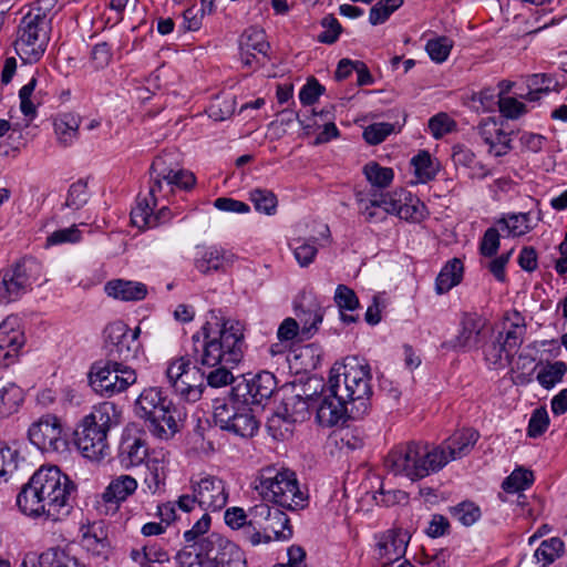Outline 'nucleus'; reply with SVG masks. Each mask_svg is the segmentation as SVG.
<instances>
[{"label":"nucleus","mask_w":567,"mask_h":567,"mask_svg":"<svg viewBox=\"0 0 567 567\" xmlns=\"http://www.w3.org/2000/svg\"><path fill=\"white\" fill-rule=\"evenodd\" d=\"M371 395L369 364H362L355 358L334 364L323 389L317 420L323 426H333L347 417L360 419L370 408Z\"/></svg>","instance_id":"obj_1"},{"label":"nucleus","mask_w":567,"mask_h":567,"mask_svg":"<svg viewBox=\"0 0 567 567\" xmlns=\"http://www.w3.org/2000/svg\"><path fill=\"white\" fill-rule=\"evenodd\" d=\"M74 483L55 465L40 467L17 496L20 511L32 517L58 520L69 512Z\"/></svg>","instance_id":"obj_2"},{"label":"nucleus","mask_w":567,"mask_h":567,"mask_svg":"<svg viewBox=\"0 0 567 567\" xmlns=\"http://www.w3.org/2000/svg\"><path fill=\"white\" fill-rule=\"evenodd\" d=\"M210 319L203 326V352L199 362L203 367L238 364L246 348L244 326L233 319L219 317L216 310L209 311Z\"/></svg>","instance_id":"obj_3"},{"label":"nucleus","mask_w":567,"mask_h":567,"mask_svg":"<svg viewBox=\"0 0 567 567\" xmlns=\"http://www.w3.org/2000/svg\"><path fill=\"white\" fill-rule=\"evenodd\" d=\"M178 567H246L239 547L218 533H210L193 545V550L177 553Z\"/></svg>","instance_id":"obj_4"},{"label":"nucleus","mask_w":567,"mask_h":567,"mask_svg":"<svg viewBox=\"0 0 567 567\" xmlns=\"http://www.w3.org/2000/svg\"><path fill=\"white\" fill-rule=\"evenodd\" d=\"M384 465L394 475H402L417 481L437 472L445 466V457L434 452L433 447L420 442H409L391 450Z\"/></svg>","instance_id":"obj_5"},{"label":"nucleus","mask_w":567,"mask_h":567,"mask_svg":"<svg viewBox=\"0 0 567 567\" xmlns=\"http://www.w3.org/2000/svg\"><path fill=\"white\" fill-rule=\"evenodd\" d=\"M252 486L262 501L285 509L298 511L307 506L308 496L299 488L296 474L289 470L265 467L258 473Z\"/></svg>","instance_id":"obj_6"},{"label":"nucleus","mask_w":567,"mask_h":567,"mask_svg":"<svg viewBox=\"0 0 567 567\" xmlns=\"http://www.w3.org/2000/svg\"><path fill=\"white\" fill-rule=\"evenodd\" d=\"M136 415L158 439H169L177 430L176 409L158 386L145 388L135 401Z\"/></svg>","instance_id":"obj_7"},{"label":"nucleus","mask_w":567,"mask_h":567,"mask_svg":"<svg viewBox=\"0 0 567 567\" xmlns=\"http://www.w3.org/2000/svg\"><path fill=\"white\" fill-rule=\"evenodd\" d=\"M228 502L225 482L215 475L204 474L193 476L189 481V493L183 494L176 501L177 507L188 513L197 505L205 512L221 511Z\"/></svg>","instance_id":"obj_8"},{"label":"nucleus","mask_w":567,"mask_h":567,"mask_svg":"<svg viewBox=\"0 0 567 567\" xmlns=\"http://www.w3.org/2000/svg\"><path fill=\"white\" fill-rule=\"evenodd\" d=\"M111 417L106 406H102L86 415L75 430V444L82 455L91 461L100 462L110 455L107 432Z\"/></svg>","instance_id":"obj_9"},{"label":"nucleus","mask_w":567,"mask_h":567,"mask_svg":"<svg viewBox=\"0 0 567 567\" xmlns=\"http://www.w3.org/2000/svg\"><path fill=\"white\" fill-rule=\"evenodd\" d=\"M51 19L40 18L39 13H27L20 21L14 49L28 63L40 60L50 40Z\"/></svg>","instance_id":"obj_10"},{"label":"nucleus","mask_w":567,"mask_h":567,"mask_svg":"<svg viewBox=\"0 0 567 567\" xmlns=\"http://www.w3.org/2000/svg\"><path fill=\"white\" fill-rule=\"evenodd\" d=\"M136 380L137 375L134 369L109 359L104 363H94L89 373V383L93 391L105 398L124 392Z\"/></svg>","instance_id":"obj_11"},{"label":"nucleus","mask_w":567,"mask_h":567,"mask_svg":"<svg viewBox=\"0 0 567 567\" xmlns=\"http://www.w3.org/2000/svg\"><path fill=\"white\" fill-rule=\"evenodd\" d=\"M166 379L173 391L188 402L202 398L205 386V370L193 364L188 355L169 361Z\"/></svg>","instance_id":"obj_12"},{"label":"nucleus","mask_w":567,"mask_h":567,"mask_svg":"<svg viewBox=\"0 0 567 567\" xmlns=\"http://www.w3.org/2000/svg\"><path fill=\"white\" fill-rule=\"evenodd\" d=\"M323 396V391L317 398L312 395H292L284 402V411L276 413L268 422V429L272 436L285 440L292 432L296 422H302L309 416V409H318Z\"/></svg>","instance_id":"obj_13"},{"label":"nucleus","mask_w":567,"mask_h":567,"mask_svg":"<svg viewBox=\"0 0 567 567\" xmlns=\"http://www.w3.org/2000/svg\"><path fill=\"white\" fill-rule=\"evenodd\" d=\"M103 333L109 360L125 364L137 357L142 347L138 340L140 327L131 330L126 323L117 320L109 323Z\"/></svg>","instance_id":"obj_14"},{"label":"nucleus","mask_w":567,"mask_h":567,"mask_svg":"<svg viewBox=\"0 0 567 567\" xmlns=\"http://www.w3.org/2000/svg\"><path fill=\"white\" fill-rule=\"evenodd\" d=\"M30 442L44 453L63 454L69 450L68 434L61 420L45 414L33 422L28 431Z\"/></svg>","instance_id":"obj_15"},{"label":"nucleus","mask_w":567,"mask_h":567,"mask_svg":"<svg viewBox=\"0 0 567 567\" xmlns=\"http://www.w3.org/2000/svg\"><path fill=\"white\" fill-rule=\"evenodd\" d=\"M38 270L39 265L33 259H22L6 269L0 284V302L14 301L31 289Z\"/></svg>","instance_id":"obj_16"},{"label":"nucleus","mask_w":567,"mask_h":567,"mask_svg":"<svg viewBox=\"0 0 567 567\" xmlns=\"http://www.w3.org/2000/svg\"><path fill=\"white\" fill-rule=\"evenodd\" d=\"M151 175L153 184L150 187L148 195L152 197L163 190V182H166L167 186H176L185 190L190 189L196 182L195 175L192 172L168 167L166 155L157 156L153 161Z\"/></svg>","instance_id":"obj_17"},{"label":"nucleus","mask_w":567,"mask_h":567,"mask_svg":"<svg viewBox=\"0 0 567 567\" xmlns=\"http://www.w3.org/2000/svg\"><path fill=\"white\" fill-rule=\"evenodd\" d=\"M24 344L25 336L21 330L19 318L7 317L0 323V367L7 368L13 364Z\"/></svg>","instance_id":"obj_18"},{"label":"nucleus","mask_w":567,"mask_h":567,"mask_svg":"<svg viewBox=\"0 0 567 567\" xmlns=\"http://www.w3.org/2000/svg\"><path fill=\"white\" fill-rule=\"evenodd\" d=\"M137 488V481L130 475H120L113 478L101 497L96 501V508L102 515H113L120 504L134 494Z\"/></svg>","instance_id":"obj_19"},{"label":"nucleus","mask_w":567,"mask_h":567,"mask_svg":"<svg viewBox=\"0 0 567 567\" xmlns=\"http://www.w3.org/2000/svg\"><path fill=\"white\" fill-rule=\"evenodd\" d=\"M277 389V380L274 373L261 371L250 379L245 380L244 385H238L236 396L244 398L249 404L260 405L269 400Z\"/></svg>","instance_id":"obj_20"},{"label":"nucleus","mask_w":567,"mask_h":567,"mask_svg":"<svg viewBox=\"0 0 567 567\" xmlns=\"http://www.w3.org/2000/svg\"><path fill=\"white\" fill-rule=\"evenodd\" d=\"M480 439V433L474 429H463L454 432L441 445L434 446V452L445 457V465L454 460L470 454Z\"/></svg>","instance_id":"obj_21"},{"label":"nucleus","mask_w":567,"mask_h":567,"mask_svg":"<svg viewBox=\"0 0 567 567\" xmlns=\"http://www.w3.org/2000/svg\"><path fill=\"white\" fill-rule=\"evenodd\" d=\"M257 507L264 509L265 518L260 523L264 543L291 538L292 527L286 513L279 508H271L267 503L257 504Z\"/></svg>","instance_id":"obj_22"},{"label":"nucleus","mask_w":567,"mask_h":567,"mask_svg":"<svg viewBox=\"0 0 567 567\" xmlns=\"http://www.w3.org/2000/svg\"><path fill=\"white\" fill-rule=\"evenodd\" d=\"M477 133L488 146V153L494 156H504L512 150L511 134L505 132L503 125L494 117H487L477 125Z\"/></svg>","instance_id":"obj_23"},{"label":"nucleus","mask_w":567,"mask_h":567,"mask_svg":"<svg viewBox=\"0 0 567 567\" xmlns=\"http://www.w3.org/2000/svg\"><path fill=\"white\" fill-rule=\"evenodd\" d=\"M461 330L452 341L454 349L472 350L478 348L482 342L486 319L477 313H464L462 316Z\"/></svg>","instance_id":"obj_24"},{"label":"nucleus","mask_w":567,"mask_h":567,"mask_svg":"<svg viewBox=\"0 0 567 567\" xmlns=\"http://www.w3.org/2000/svg\"><path fill=\"white\" fill-rule=\"evenodd\" d=\"M410 536L401 529L389 530L383 534L377 545L379 559H383L382 567H390L394 561L404 557Z\"/></svg>","instance_id":"obj_25"},{"label":"nucleus","mask_w":567,"mask_h":567,"mask_svg":"<svg viewBox=\"0 0 567 567\" xmlns=\"http://www.w3.org/2000/svg\"><path fill=\"white\" fill-rule=\"evenodd\" d=\"M148 197L138 200L136 207L131 212L132 224L141 229L153 228L171 219V210L167 207H162L154 214L156 195L154 197L148 195Z\"/></svg>","instance_id":"obj_26"},{"label":"nucleus","mask_w":567,"mask_h":567,"mask_svg":"<svg viewBox=\"0 0 567 567\" xmlns=\"http://www.w3.org/2000/svg\"><path fill=\"white\" fill-rule=\"evenodd\" d=\"M146 443L141 437L123 435L118 445L117 460L122 467L130 470L146 462L148 456Z\"/></svg>","instance_id":"obj_27"},{"label":"nucleus","mask_w":567,"mask_h":567,"mask_svg":"<svg viewBox=\"0 0 567 567\" xmlns=\"http://www.w3.org/2000/svg\"><path fill=\"white\" fill-rule=\"evenodd\" d=\"M526 324L524 318L514 312L513 318H506L503 322V330L497 336V341L504 344L508 354H515L524 341Z\"/></svg>","instance_id":"obj_28"},{"label":"nucleus","mask_w":567,"mask_h":567,"mask_svg":"<svg viewBox=\"0 0 567 567\" xmlns=\"http://www.w3.org/2000/svg\"><path fill=\"white\" fill-rule=\"evenodd\" d=\"M145 465L146 474L144 483L146 484L150 493L156 494L164 488L166 482L167 462L165 460V454L162 451H153L145 462Z\"/></svg>","instance_id":"obj_29"},{"label":"nucleus","mask_w":567,"mask_h":567,"mask_svg":"<svg viewBox=\"0 0 567 567\" xmlns=\"http://www.w3.org/2000/svg\"><path fill=\"white\" fill-rule=\"evenodd\" d=\"M241 406H246L245 400L240 401L236 395L216 399L213 405L215 424L229 432L231 423H235V419L241 413Z\"/></svg>","instance_id":"obj_30"},{"label":"nucleus","mask_w":567,"mask_h":567,"mask_svg":"<svg viewBox=\"0 0 567 567\" xmlns=\"http://www.w3.org/2000/svg\"><path fill=\"white\" fill-rule=\"evenodd\" d=\"M234 262V255L224 248L209 247L196 259L195 267L204 275L225 271Z\"/></svg>","instance_id":"obj_31"},{"label":"nucleus","mask_w":567,"mask_h":567,"mask_svg":"<svg viewBox=\"0 0 567 567\" xmlns=\"http://www.w3.org/2000/svg\"><path fill=\"white\" fill-rule=\"evenodd\" d=\"M105 292L122 301H140L146 297L147 288L142 282L115 279L105 285Z\"/></svg>","instance_id":"obj_32"},{"label":"nucleus","mask_w":567,"mask_h":567,"mask_svg":"<svg viewBox=\"0 0 567 567\" xmlns=\"http://www.w3.org/2000/svg\"><path fill=\"white\" fill-rule=\"evenodd\" d=\"M80 123V117L73 113H63L54 118V132L62 146L66 147L74 143L79 135Z\"/></svg>","instance_id":"obj_33"},{"label":"nucleus","mask_w":567,"mask_h":567,"mask_svg":"<svg viewBox=\"0 0 567 567\" xmlns=\"http://www.w3.org/2000/svg\"><path fill=\"white\" fill-rule=\"evenodd\" d=\"M247 516L249 517L238 530H240L241 538L251 544L252 546H257L264 543L262 530H261V520L265 518L264 509L258 508L257 505L250 507L247 512Z\"/></svg>","instance_id":"obj_34"},{"label":"nucleus","mask_w":567,"mask_h":567,"mask_svg":"<svg viewBox=\"0 0 567 567\" xmlns=\"http://www.w3.org/2000/svg\"><path fill=\"white\" fill-rule=\"evenodd\" d=\"M241 54H250L256 58L255 52L266 55L269 43L266 41L262 29L250 27L241 34L239 40Z\"/></svg>","instance_id":"obj_35"},{"label":"nucleus","mask_w":567,"mask_h":567,"mask_svg":"<svg viewBox=\"0 0 567 567\" xmlns=\"http://www.w3.org/2000/svg\"><path fill=\"white\" fill-rule=\"evenodd\" d=\"M33 567H86L78 558L59 547L49 548L40 554Z\"/></svg>","instance_id":"obj_36"},{"label":"nucleus","mask_w":567,"mask_h":567,"mask_svg":"<svg viewBox=\"0 0 567 567\" xmlns=\"http://www.w3.org/2000/svg\"><path fill=\"white\" fill-rule=\"evenodd\" d=\"M463 262L458 258L450 260L436 277V291L444 293L458 285L463 277Z\"/></svg>","instance_id":"obj_37"},{"label":"nucleus","mask_w":567,"mask_h":567,"mask_svg":"<svg viewBox=\"0 0 567 567\" xmlns=\"http://www.w3.org/2000/svg\"><path fill=\"white\" fill-rule=\"evenodd\" d=\"M371 195V205L382 208L386 214L398 215V210L408 192L403 188L390 193H379L375 189L369 190Z\"/></svg>","instance_id":"obj_38"},{"label":"nucleus","mask_w":567,"mask_h":567,"mask_svg":"<svg viewBox=\"0 0 567 567\" xmlns=\"http://www.w3.org/2000/svg\"><path fill=\"white\" fill-rule=\"evenodd\" d=\"M367 181L372 188H386L393 181L394 173L392 168L383 167L377 162H369L362 169Z\"/></svg>","instance_id":"obj_39"},{"label":"nucleus","mask_w":567,"mask_h":567,"mask_svg":"<svg viewBox=\"0 0 567 567\" xmlns=\"http://www.w3.org/2000/svg\"><path fill=\"white\" fill-rule=\"evenodd\" d=\"M297 317L302 323V328L300 329L301 339H309L313 336V333L318 330V326L322 322L323 319V310L317 305L312 303L309 306L307 310L301 309Z\"/></svg>","instance_id":"obj_40"},{"label":"nucleus","mask_w":567,"mask_h":567,"mask_svg":"<svg viewBox=\"0 0 567 567\" xmlns=\"http://www.w3.org/2000/svg\"><path fill=\"white\" fill-rule=\"evenodd\" d=\"M246 406H241V413L231 423L229 432L240 437H251L258 431V421L252 414L249 403L245 402Z\"/></svg>","instance_id":"obj_41"},{"label":"nucleus","mask_w":567,"mask_h":567,"mask_svg":"<svg viewBox=\"0 0 567 567\" xmlns=\"http://www.w3.org/2000/svg\"><path fill=\"white\" fill-rule=\"evenodd\" d=\"M21 460L16 444L9 445L0 442V478L8 481V477L18 470Z\"/></svg>","instance_id":"obj_42"},{"label":"nucleus","mask_w":567,"mask_h":567,"mask_svg":"<svg viewBox=\"0 0 567 567\" xmlns=\"http://www.w3.org/2000/svg\"><path fill=\"white\" fill-rule=\"evenodd\" d=\"M22 390L14 383L0 382V414L9 415L22 402Z\"/></svg>","instance_id":"obj_43"},{"label":"nucleus","mask_w":567,"mask_h":567,"mask_svg":"<svg viewBox=\"0 0 567 567\" xmlns=\"http://www.w3.org/2000/svg\"><path fill=\"white\" fill-rule=\"evenodd\" d=\"M414 167V173L421 183L432 181L439 172V165L435 164L429 152L421 151L411 159Z\"/></svg>","instance_id":"obj_44"},{"label":"nucleus","mask_w":567,"mask_h":567,"mask_svg":"<svg viewBox=\"0 0 567 567\" xmlns=\"http://www.w3.org/2000/svg\"><path fill=\"white\" fill-rule=\"evenodd\" d=\"M404 197L405 199H402L396 216L408 221H421L425 217V205L409 192L408 196Z\"/></svg>","instance_id":"obj_45"},{"label":"nucleus","mask_w":567,"mask_h":567,"mask_svg":"<svg viewBox=\"0 0 567 567\" xmlns=\"http://www.w3.org/2000/svg\"><path fill=\"white\" fill-rule=\"evenodd\" d=\"M318 241L319 238L316 237L295 239L293 255L301 267H308L313 262L318 254Z\"/></svg>","instance_id":"obj_46"},{"label":"nucleus","mask_w":567,"mask_h":567,"mask_svg":"<svg viewBox=\"0 0 567 567\" xmlns=\"http://www.w3.org/2000/svg\"><path fill=\"white\" fill-rule=\"evenodd\" d=\"M567 365L563 361L547 362L537 374V381L545 389H550L563 380Z\"/></svg>","instance_id":"obj_47"},{"label":"nucleus","mask_w":567,"mask_h":567,"mask_svg":"<svg viewBox=\"0 0 567 567\" xmlns=\"http://www.w3.org/2000/svg\"><path fill=\"white\" fill-rule=\"evenodd\" d=\"M255 209L266 215H274L277 209V196L269 189L255 188L249 193Z\"/></svg>","instance_id":"obj_48"},{"label":"nucleus","mask_w":567,"mask_h":567,"mask_svg":"<svg viewBox=\"0 0 567 567\" xmlns=\"http://www.w3.org/2000/svg\"><path fill=\"white\" fill-rule=\"evenodd\" d=\"M534 482V474L532 471L519 467L512 472V474L505 478L502 487L507 493H518L528 488Z\"/></svg>","instance_id":"obj_49"},{"label":"nucleus","mask_w":567,"mask_h":567,"mask_svg":"<svg viewBox=\"0 0 567 567\" xmlns=\"http://www.w3.org/2000/svg\"><path fill=\"white\" fill-rule=\"evenodd\" d=\"M450 514L464 526H472L482 515L481 508L471 501H464L450 507Z\"/></svg>","instance_id":"obj_50"},{"label":"nucleus","mask_w":567,"mask_h":567,"mask_svg":"<svg viewBox=\"0 0 567 567\" xmlns=\"http://www.w3.org/2000/svg\"><path fill=\"white\" fill-rule=\"evenodd\" d=\"M563 550V540L558 537H551L550 539L542 542L534 556L538 561H544L542 567H547L561 555Z\"/></svg>","instance_id":"obj_51"},{"label":"nucleus","mask_w":567,"mask_h":567,"mask_svg":"<svg viewBox=\"0 0 567 567\" xmlns=\"http://www.w3.org/2000/svg\"><path fill=\"white\" fill-rule=\"evenodd\" d=\"M403 0H380L371 9L369 21L372 25H378L388 20V18L401 6Z\"/></svg>","instance_id":"obj_52"},{"label":"nucleus","mask_w":567,"mask_h":567,"mask_svg":"<svg viewBox=\"0 0 567 567\" xmlns=\"http://www.w3.org/2000/svg\"><path fill=\"white\" fill-rule=\"evenodd\" d=\"M89 200L86 182L79 179L69 187L64 206L73 210L81 209Z\"/></svg>","instance_id":"obj_53"},{"label":"nucleus","mask_w":567,"mask_h":567,"mask_svg":"<svg viewBox=\"0 0 567 567\" xmlns=\"http://www.w3.org/2000/svg\"><path fill=\"white\" fill-rule=\"evenodd\" d=\"M453 48V41L447 37H437L427 41L425 50L430 58L436 62H444Z\"/></svg>","instance_id":"obj_54"},{"label":"nucleus","mask_w":567,"mask_h":567,"mask_svg":"<svg viewBox=\"0 0 567 567\" xmlns=\"http://www.w3.org/2000/svg\"><path fill=\"white\" fill-rule=\"evenodd\" d=\"M236 364H218L214 368H208V371H205V380L208 385L213 388H220L228 385L233 382L234 377L230 372Z\"/></svg>","instance_id":"obj_55"},{"label":"nucleus","mask_w":567,"mask_h":567,"mask_svg":"<svg viewBox=\"0 0 567 567\" xmlns=\"http://www.w3.org/2000/svg\"><path fill=\"white\" fill-rule=\"evenodd\" d=\"M528 223L529 215L524 213L513 214L508 218H502L497 221L502 229H507L513 236L527 234L530 230Z\"/></svg>","instance_id":"obj_56"},{"label":"nucleus","mask_w":567,"mask_h":567,"mask_svg":"<svg viewBox=\"0 0 567 567\" xmlns=\"http://www.w3.org/2000/svg\"><path fill=\"white\" fill-rule=\"evenodd\" d=\"M455 126V122L446 113H439L429 121L430 132L436 140L454 131Z\"/></svg>","instance_id":"obj_57"},{"label":"nucleus","mask_w":567,"mask_h":567,"mask_svg":"<svg viewBox=\"0 0 567 567\" xmlns=\"http://www.w3.org/2000/svg\"><path fill=\"white\" fill-rule=\"evenodd\" d=\"M394 128V124L391 123H374L365 127L363 137L367 143L377 145L383 142L391 133H393Z\"/></svg>","instance_id":"obj_58"},{"label":"nucleus","mask_w":567,"mask_h":567,"mask_svg":"<svg viewBox=\"0 0 567 567\" xmlns=\"http://www.w3.org/2000/svg\"><path fill=\"white\" fill-rule=\"evenodd\" d=\"M354 196L359 213L365 216L367 221L371 223L384 218L375 210L378 206L371 205V195L369 192L357 189Z\"/></svg>","instance_id":"obj_59"},{"label":"nucleus","mask_w":567,"mask_h":567,"mask_svg":"<svg viewBox=\"0 0 567 567\" xmlns=\"http://www.w3.org/2000/svg\"><path fill=\"white\" fill-rule=\"evenodd\" d=\"M548 425L549 417L546 409H536L529 419L527 434L529 437H538L547 430Z\"/></svg>","instance_id":"obj_60"},{"label":"nucleus","mask_w":567,"mask_h":567,"mask_svg":"<svg viewBox=\"0 0 567 567\" xmlns=\"http://www.w3.org/2000/svg\"><path fill=\"white\" fill-rule=\"evenodd\" d=\"M321 25L324 31L318 35V41L327 44L334 43L342 31L339 21L332 14H329L321 20Z\"/></svg>","instance_id":"obj_61"},{"label":"nucleus","mask_w":567,"mask_h":567,"mask_svg":"<svg viewBox=\"0 0 567 567\" xmlns=\"http://www.w3.org/2000/svg\"><path fill=\"white\" fill-rule=\"evenodd\" d=\"M334 301L339 309L355 310L359 307V299L355 292L344 285H339L336 289Z\"/></svg>","instance_id":"obj_62"},{"label":"nucleus","mask_w":567,"mask_h":567,"mask_svg":"<svg viewBox=\"0 0 567 567\" xmlns=\"http://www.w3.org/2000/svg\"><path fill=\"white\" fill-rule=\"evenodd\" d=\"M81 238V231L73 225L69 228H63L53 231L47 238V246L61 245L65 243H76Z\"/></svg>","instance_id":"obj_63"},{"label":"nucleus","mask_w":567,"mask_h":567,"mask_svg":"<svg viewBox=\"0 0 567 567\" xmlns=\"http://www.w3.org/2000/svg\"><path fill=\"white\" fill-rule=\"evenodd\" d=\"M323 92L324 86L321 85L315 78H311L300 90L299 100L303 105H312L318 101Z\"/></svg>","instance_id":"obj_64"}]
</instances>
